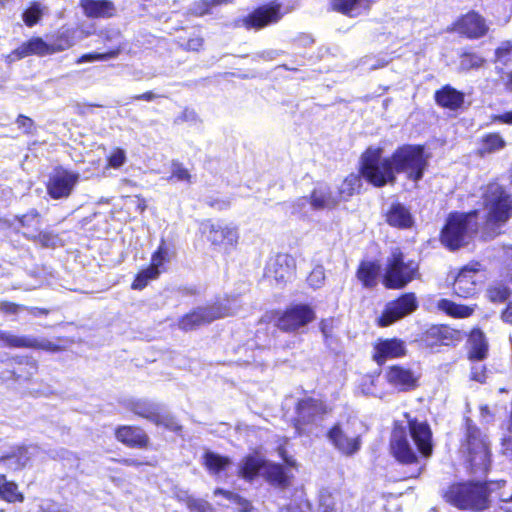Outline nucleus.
<instances>
[{
    "instance_id": "1",
    "label": "nucleus",
    "mask_w": 512,
    "mask_h": 512,
    "mask_svg": "<svg viewBox=\"0 0 512 512\" xmlns=\"http://www.w3.org/2000/svg\"><path fill=\"white\" fill-rule=\"evenodd\" d=\"M483 203L487 215L480 236L489 241L501 233V227L512 217V194L498 183H491L485 190Z\"/></svg>"
},
{
    "instance_id": "2",
    "label": "nucleus",
    "mask_w": 512,
    "mask_h": 512,
    "mask_svg": "<svg viewBox=\"0 0 512 512\" xmlns=\"http://www.w3.org/2000/svg\"><path fill=\"white\" fill-rule=\"evenodd\" d=\"M478 211L450 213L441 230V243L451 251L469 245L478 231Z\"/></svg>"
},
{
    "instance_id": "3",
    "label": "nucleus",
    "mask_w": 512,
    "mask_h": 512,
    "mask_svg": "<svg viewBox=\"0 0 512 512\" xmlns=\"http://www.w3.org/2000/svg\"><path fill=\"white\" fill-rule=\"evenodd\" d=\"M361 173L376 187H383L396 181L393 158L383 157V149L380 147H369L363 153Z\"/></svg>"
},
{
    "instance_id": "4",
    "label": "nucleus",
    "mask_w": 512,
    "mask_h": 512,
    "mask_svg": "<svg viewBox=\"0 0 512 512\" xmlns=\"http://www.w3.org/2000/svg\"><path fill=\"white\" fill-rule=\"evenodd\" d=\"M465 429L462 449L467 453L473 473L484 474L490 466V443L488 437L469 418L466 419Z\"/></svg>"
},
{
    "instance_id": "5",
    "label": "nucleus",
    "mask_w": 512,
    "mask_h": 512,
    "mask_svg": "<svg viewBox=\"0 0 512 512\" xmlns=\"http://www.w3.org/2000/svg\"><path fill=\"white\" fill-rule=\"evenodd\" d=\"M488 489L484 483L464 482L451 485L444 497L462 510H483L488 507Z\"/></svg>"
},
{
    "instance_id": "6",
    "label": "nucleus",
    "mask_w": 512,
    "mask_h": 512,
    "mask_svg": "<svg viewBox=\"0 0 512 512\" xmlns=\"http://www.w3.org/2000/svg\"><path fill=\"white\" fill-rule=\"evenodd\" d=\"M419 277V264L396 249L387 258L383 282L389 289H401Z\"/></svg>"
},
{
    "instance_id": "7",
    "label": "nucleus",
    "mask_w": 512,
    "mask_h": 512,
    "mask_svg": "<svg viewBox=\"0 0 512 512\" xmlns=\"http://www.w3.org/2000/svg\"><path fill=\"white\" fill-rule=\"evenodd\" d=\"M394 169L397 173H403L409 180L418 182L423 178L428 166V156L425 155L423 146L404 145L392 154Z\"/></svg>"
},
{
    "instance_id": "8",
    "label": "nucleus",
    "mask_w": 512,
    "mask_h": 512,
    "mask_svg": "<svg viewBox=\"0 0 512 512\" xmlns=\"http://www.w3.org/2000/svg\"><path fill=\"white\" fill-rule=\"evenodd\" d=\"M362 423L356 419L336 423L327 434L328 440L339 452L346 456L356 454L361 448Z\"/></svg>"
},
{
    "instance_id": "9",
    "label": "nucleus",
    "mask_w": 512,
    "mask_h": 512,
    "mask_svg": "<svg viewBox=\"0 0 512 512\" xmlns=\"http://www.w3.org/2000/svg\"><path fill=\"white\" fill-rule=\"evenodd\" d=\"M74 45V41L68 37V31L61 33L59 40L54 45L47 44L42 38H32L23 43L11 53V58L22 59L29 55L44 56L56 51H63Z\"/></svg>"
},
{
    "instance_id": "10",
    "label": "nucleus",
    "mask_w": 512,
    "mask_h": 512,
    "mask_svg": "<svg viewBox=\"0 0 512 512\" xmlns=\"http://www.w3.org/2000/svg\"><path fill=\"white\" fill-rule=\"evenodd\" d=\"M315 319L314 310L306 304H296L287 308L277 319V327L285 332H294Z\"/></svg>"
},
{
    "instance_id": "11",
    "label": "nucleus",
    "mask_w": 512,
    "mask_h": 512,
    "mask_svg": "<svg viewBox=\"0 0 512 512\" xmlns=\"http://www.w3.org/2000/svg\"><path fill=\"white\" fill-rule=\"evenodd\" d=\"M230 314H232L231 308L226 305L215 304L208 307H200L185 315L180 320L179 327L186 331L192 330L200 325L210 323Z\"/></svg>"
},
{
    "instance_id": "12",
    "label": "nucleus",
    "mask_w": 512,
    "mask_h": 512,
    "mask_svg": "<svg viewBox=\"0 0 512 512\" xmlns=\"http://www.w3.org/2000/svg\"><path fill=\"white\" fill-rule=\"evenodd\" d=\"M464 335L461 331L447 325H433L421 336V343L431 350L440 346H451L461 342Z\"/></svg>"
},
{
    "instance_id": "13",
    "label": "nucleus",
    "mask_w": 512,
    "mask_h": 512,
    "mask_svg": "<svg viewBox=\"0 0 512 512\" xmlns=\"http://www.w3.org/2000/svg\"><path fill=\"white\" fill-rule=\"evenodd\" d=\"M201 232L213 245L234 246L239 239V232L236 225L222 222L214 223L207 220L201 224Z\"/></svg>"
},
{
    "instance_id": "14",
    "label": "nucleus",
    "mask_w": 512,
    "mask_h": 512,
    "mask_svg": "<svg viewBox=\"0 0 512 512\" xmlns=\"http://www.w3.org/2000/svg\"><path fill=\"white\" fill-rule=\"evenodd\" d=\"M418 307V302L414 293L403 294L398 299L389 302L379 318V325L386 327L395 321L411 314Z\"/></svg>"
},
{
    "instance_id": "15",
    "label": "nucleus",
    "mask_w": 512,
    "mask_h": 512,
    "mask_svg": "<svg viewBox=\"0 0 512 512\" xmlns=\"http://www.w3.org/2000/svg\"><path fill=\"white\" fill-rule=\"evenodd\" d=\"M0 347L58 350V346L47 339L36 338L32 335H16L5 330H0Z\"/></svg>"
},
{
    "instance_id": "16",
    "label": "nucleus",
    "mask_w": 512,
    "mask_h": 512,
    "mask_svg": "<svg viewBox=\"0 0 512 512\" xmlns=\"http://www.w3.org/2000/svg\"><path fill=\"white\" fill-rule=\"evenodd\" d=\"M100 37L105 43L106 51L84 54L78 59V63L107 61L116 58L120 54L124 47V42L121 33L117 29H107L101 32Z\"/></svg>"
},
{
    "instance_id": "17",
    "label": "nucleus",
    "mask_w": 512,
    "mask_h": 512,
    "mask_svg": "<svg viewBox=\"0 0 512 512\" xmlns=\"http://www.w3.org/2000/svg\"><path fill=\"white\" fill-rule=\"evenodd\" d=\"M79 174L60 169L56 170L49 178L47 191L51 198L61 199L68 197L78 183Z\"/></svg>"
},
{
    "instance_id": "18",
    "label": "nucleus",
    "mask_w": 512,
    "mask_h": 512,
    "mask_svg": "<svg viewBox=\"0 0 512 512\" xmlns=\"http://www.w3.org/2000/svg\"><path fill=\"white\" fill-rule=\"evenodd\" d=\"M280 5H264L255 9L248 16L238 21L247 29H261L281 19Z\"/></svg>"
},
{
    "instance_id": "19",
    "label": "nucleus",
    "mask_w": 512,
    "mask_h": 512,
    "mask_svg": "<svg viewBox=\"0 0 512 512\" xmlns=\"http://www.w3.org/2000/svg\"><path fill=\"white\" fill-rule=\"evenodd\" d=\"M294 270V258L288 254H278L267 264L265 276L277 284H284L293 277Z\"/></svg>"
},
{
    "instance_id": "20",
    "label": "nucleus",
    "mask_w": 512,
    "mask_h": 512,
    "mask_svg": "<svg viewBox=\"0 0 512 512\" xmlns=\"http://www.w3.org/2000/svg\"><path fill=\"white\" fill-rule=\"evenodd\" d=\"M168 260V249L162 240L157 251L154 252L151 259V265L139 272L136 279L132 283V288L136 290L143 289L149 280L155 279L159 275V268Z\"/></svg>"
},
{
    "instance_id": "21",
    "label": "nucleus",
    "mask_w": 512,
    "mask_h": 512,
    "mask_svg": "<svg viewBox=\"0 0 512 512\" xmlns=\"http://www.w3.org/2000/svg\"><path fill=\"white\" fill-rule=\"evenodd\" d=\"M391 451L401 463L410 464L417 461V455L408 441L405 429L398 425L392 432Z\"/></svg>"
},
{
    "instance_id": "22",
    "label": "nucleus",
    "mask_w": 512,
    "mask_h": 512,
    "mask_svg": "<svg viewBox=\"0 0 512 512\" xmlns=\"http://www.w3.org/2000/svg\"><path fill=\"white\" fill-rule=\"evenodd\" d=\"M455 31L468 38L476 39L487 33L488 26L481 15L471 11L456 22Z\"/></svg>"
},
{
    "instance_id": "23",
    "label": "nucleus",
    "mask_w": 512,
    "mask_h": 512,
    "mask_svg": "<svg viewBox=\"0 0 512 512\" xmlns=\"http://www.w3.org/2000/svg\"><path fill=\"white\" fill-rule=\"evenodd\" d=\"M409 432L414 440L419 452L424 456L428 457L432 454V432L430 426L423 421L416 419L408 420Z\"/></svg>"
},
{
    "instance_id": "24",
    "label": "nucleus",
    "mask_w": 512,
    "mask_h": 512,
    "mask_svg": "<svg viewBox=\"0 0 512 512\" xmlns=\"http://www.w3.org/2000/svg\"><path fill=\"white\" fill-rule=\"evenodd\" d=\"M339 204V197L327 184H318L310 194V208L313 211H330Z\"/></svg>"
},
{
    "instance_id": "25",
    "label": "nucleus",
    "mask_w": 512,
    "mask_h": 512,
    "mask_svg": "<svg viewBox=\"0 0 512 512\" xmlns=\"http://www.w3.org/2000/svg\"><path fill=\"white\" fill-rule=\"evenodd\" d=\"M385 376L388 383L400 391L412 390L417 386L418 376L414 371L400 365L389 367Z\"/></svg>"
},
{
    "instance_id": "26",
    "label": "nucleus",
    "mask_w": 512,
    "mask_h": 512,
    "mask_svg": "<svg viewBox=\"0 0 512 512\" xmlns=\"http://www.w3.org/2000/svg\"><path fill=\"white\" fill-rule=\"evenodd\" d=\"M325 411V405L322 401L313 398L302 399L297 405L296 429L300 431V425L316 421Z\"/></svg>"
},
{
    "instance_id": "27",
    "label": "nucleus",
    "mask_w": 512,
    "mask_h": 512,
    "mask_svg": "<svg viewBox=\"0 0 512 512\" xmlns=\"http://www.w3.org/2000/svg\"><path fill=\"white\" fill-rule=\"evenodd\" d=\"M406 354V346L402 340L386 339L375 346L374 360L382 365L387 359L398 358Z\"/></svg>"
},
{
    "instance_id": "28",
    "label": "nucleus",
    "mask_w": 512,
    "mask_h": 512,
    "mask_svg": "<svg viewBox=\"0 0 512 512\" xmlns=\"http://www.w3.org/2000/svg\"><path fill=\"white\" fill-rule=\"evenodd\" d=\"M476 276L477 270L474 268L464 267L461 269L453 284L454 293L463 298L473 296L477 291Z\"/></svg>"
},
{
    "instance_id": "29",
    "label": "nucleus",
    "mask_w": 512,
    "mask_h": 512,
    "mask_svg": "<svg viewBox=\"0 0 512 512\" xmlns=\"http://www.w3.org/2000/svg\"><path fill=\"white\" fill-rule=\"evenodd\" d=\"M79 4L88 18H108L115 13V6L109 0H80Z\"/></svg>"
},
{
    "instance_id": "30",
    "label": "nucleus",
    "mask_w": 512,
    "mask_h": 512,
    "mask_svg": "<svg viewBox=\"0 0 512 512\" xmlns=\"http://www.w3.org/2000/svg\"><path fill=\"white\" fill-rule=\"evenodd\" d=\"M436 103L444 108L456 110L464 102V94L450 85H446L435 93Z\"/></svg>"
},
{
    "instance_id": "31",
    "label": "nucleus",
    "mask_w": 512,
    "mask_h": 512,
    "mask_svg": "<svg viewBox=\"0 0 512 512\" xmlns=\"http://www.w3.org/2000/svg\"><path fill=\"white\" fill-rule=\"evenodd\" d=\"M116 438L131 447H145L148 443V437L140 428L131 426H122L116 430Z\"/></svg>"
},
{
    "instance_id": "32",
    "label": "nucleus",
    "mask_w": 512,
    "mask_h": 512,
    "mask_svg": "<svg viewBox=\"0 0 512 512\" xmlns=\"http://www.w3.org/2000/svg\"><path fill=\"white\" fill-rule=\"evenodd\" d=\"M125 406L134 414L142 418H145L151 422H153V420L156 419V414L160 409L158 404L147 399H128L125 402Z\"/></svg>"
},
{
    "instance_id": "33",
    "label": "nucleus",
    "mask_w": 512,
    "mask_h": 512,
    "mask_svg": "<svg viewBox=\"0 0 512 512\" xmlns=\"http://www.w3.org/2000/svg\"><path fill=\"white\" fill-rule=\"evenodd\" d=\"M506 147L505 139L496 132L484 134L479 142L478 154L486 156L500 152Z\"/></svg>"
},
{
    "instance_id": "34",
    "label": "nucleus",
    "mask_w": 512,
    "mask_h": 512,
    "mask_svg": "<svg viewBox=\"0 0 512 512\" xmlns=\"http://www.w3.org/2000/svg\"><path fill=\"white\" fill-rule=\"evenodd\" d=\"M470 351L469 358L471 360L482 361L488 353V343L484 333L479 329L472 330L469 336Z\"/></svg>"
},
{
    "instance_id": "35",
    "label": "nucleus",
    "mask_w": 512,
    "mask_h": 512,
    "mask_svg": "<svg viewBox=\"0 0 512 512\" xmlns=\"http://www.w3.org/2000/svg\"><path fill=\"white\" fill-rule=\"evenodd\" d=\"M266 461L257 454H251L243 458L239 464V476L252 480L260 470L264 469Z\"/></svg>"
},
{
    "instance_id": "36",
    "label": "nucleus",
    "mask_w": 512,
    "mask_h": 512,
    "mask_svg": "<svg viewBox=\"0 0 512 512\" xmlns=\"http://www.w3.org/2000/svg\"><path fill=\"white\" fill-rule=\"evenodd\" d=\"M36 450L37 447H19L13 454L0 458V463L12 470L20 469L28 463Z\"/></svg>"
},
{
    "instance_id": "37",
    "label": "nucleus",
    "mask_w": 512,
    "mask_h": 512,
    "mask_svg": "<svg viewBox=\"0 0 512 512\" xmlns=\"http://www.w3.org/2000/svg\"><path fill=\"white\" fill-rule=\"evenodd\" d=\"M387 222L394 227L408 228L412 225L410 212L401 204H394L387 213Z\"/></svg>"
},
{
    "instance_id": "38",
    "label": "nucleus",
    "mask_w": 512,
    "mask_h": 512,
    "mask_svg": "<svg viewBox=\"0 0 512 512\" xmlns=\"http://www.w3.org/2000/svg\"><path fill=\"white\" fill-rule=\"evenodd\" d=\"M16 220L19 222L20 226L24 229L23 236L28 239L27 234H34L38 232L41 228V215L36 209H31L27 213L16 216Z\"/></svg>"
},
{
    "instance_id": "39",
    "label": "nucleus",
    "mask_w": 512,
    "mask_h": 512,
    "mask_svg": "<svg viewBox=\"0 0 512 512\" xmlns=\"http://www.w3.org/2000/svg\"><path fill=\"white\" fill-rule=\"evenodd\" d=\"M380 272V265L375 262H362L357 271V277L367 288L376 285V280Z\"/></svg>"
},
{
    "instance_id": "40",
    "label": "nucleus",
    "mask_w": 512,
    "mask_h": 512,
    "mask_svg": "<svg viewBox=\"0 0 512 512\" xmlns=\"http://www.w3.org/2000/svg\"><path fill=\"white\" fill-rule=\"evenodd\" d=\"M437 307L447 315L455 318L469 317L474 311L473 307L456 304L448 299H440L437 303Z\"/></svg>"
},
{
    "instance_id": "41",
    "label": "nucleus",
    "mask_w": 512,
    "mask_h": 512,
    "mask_svg": "<svg viewBox=\"0 0 512 512\" xmlns=\"http://www.w3.org/2000/svg\"><path fill=\"white\" fill-rule=\"evenodd\" d=\"M360 187L361 177L358 174L352 173L343 180V182L338 188V191L335 193L339 197L340 202L342 200L346 201L351 196H353Z\"/></svg>"
},
{
    "instance_id": "42",
    "label": "nucleus",
    "mask_w": 512,
    "mask_h": 512,
    "mask_svg": "<svg viewBox=\"0 0 512 512\" xmlns=\"http://www.w3.org/2000/svg\"><path fill=\"white\" fill-rule=\"evenodd\" d=\"M263 471L270 483L279 487H285L288 484V477L281 465L266 461Z\"/></svg>"
},
{
    "instance_id": "43",
    "label": "nucleus",
    "mask_w": 512,
    "mask_h": 512,
    "mask_svg": "<svg viewBox=\"0 0 512 512\" xmlns=\"http://www.w3.org/2000/svg\"><path fill=\"white\" fill-rule=\"evenodd\" d=\"M0 497L7 502H22L24 496L18 492L14 482L8 481L5 475H0Z\"/></svg>"
},
{
    "instance_id": "44",
    "label": "nucleus",
    "mask_w": 512,
    "mask_h": 512,
    "mask_svg": "<svg viewBox=\"0 0 512 512\" xmlns=\"http://www.w3.org/2000/svg\"><path fill=\"white\" fill-rule=\"evenodd\" d=\"M229 464L230 459L228 457L213 452H206L204 455V465L211 473L217 474Z\"/></svg>"
},
{
    "instance_id": "45",
    "label": "nucleus",
    "mask_w": 512,
    "mask_h": 512,
    "mask_svg": "<svg viewBox=\"0 0 512 512\" xmlns=\"http://www.w3.org/2000/svg\"><path fill=\"white\" fill-rule=\"evenodd\" d=\"M28 240L40 244L45 248H55L60 243V238L50 231H38L33 235L27 234Z\"/></svg>"
},
{
    "instance_id": "46",
    "label": "nucleus",
    "mask_w": 512,
    "mask_h": 512,
    "mask_svg": "<svg viewBox=\"0 0 512 512\" xmlns=\"http://www.w3.org/2000/svg\"><path fill=\"white\" fill-rule=\"evenodd\" d=\"M369 5V0H333L334 10L347 15H350L356 9H367Z\"/></svg>"
},
{
    "instance_id": "47",
    "label": "nucleus",
    "mask_w": 512,
    "mask_h": 512,
    "mask_svg": "<svg viewBox=\"0 0 512 512\" xmlns=\"http://www.w3.org/2000/svg\"><path fill=\"white\" fill-rule=\"evenodd\" d=\"M18 364H25L27 370L24 374H17L12 372V376L15 380L31 381L33 376L38 372V363L32 357H16L14 359Z\"/></svg>"
},
{
    "instance_id": "48",
    "label": "nucleus",
    "mask_w": 512,
    "mask_h": 512,
    "mask_svg": "<svg viewBox=\"0 0 512 512\" xmlns=\"http://www.w3.org/2000/svg\"><path fill=\"white\" fill-rule=\"evenodd\" d=\"M214 494L222 495L229 501L235 503L239 508V512H252L253 510V506L251 505V503L236 493L221 488H217L214 491Z\"/></svg>"
},
{
    "instance_id": "49",
    "label": "nucleus",
    "mask_w": 512,
    "mask_h": 512,
    "mask_svg": "<svg viewBox=\"0 0 512 512\" xmlns=\"http://www.w3.org/2000/svg\"><path fill=\"white\" fill-rule=\"evenodd\" d=\"M291 214L299 216L303 219L309 217L310 211H313L310 208V196L309 197H299L293 200L289 205Z\"/></svg>"
},
{
    "instance_id": "50",
    "label": "nucleus",
    "mask_w": 512,
    "mask_h": 512,
    "mask_svg": "<svg viewBox=\"0 0 512 512\" xmlns=\"http://www.w3.org/2000/svg\"><path fill=\"white\" fill-rule=\"evenodd\" d=\"M43 15V9L40 3L34 2L28 9L23 12V21L29 27L35 25Z\"/></svg>"
},
{
    "instance_id": "51",
    "label": "nucleus",
    "mask_w": 512,
    "mask_h": 512,
    "mask_svg": "<svg viewBox=\"0 0 512 512\" xmlns=\"http://www.w3.org/2000/svg\"><path fill=\"white\" fill-rule=\"evenodd\" d=\"M484 59L475 53H463L460 58V68L468 71L482 66Z\"/></svg>"
},
{
    "instance_id": "52",
    "label": "nucleus",
    "mask_w": 512,
    "mask_h": 512,
    "mask_svg": "<svg viewBox=\"0 0 512 512\" xmlns=\"http://www.w3.org/2000/svg\"><path fill=\"white\" fill-rule=\"evenodd\" d=\"M155 418L156 419H154L152 423L158 426H164L165 428L173 432L181 430V426L179 425L177 420L170 414L160 413V409L158 410Z\"/></svg>"
},
{
    "instance_id": "53",
    "label": "nucleus",
    "mask_w": 512,
    "mask_h": 512,
    "mask_svg": "<svg viewBox=\"0 0 512 512\" xmlns=\"http://www.w3.org/2000/svg\"><path fill=\"white\" fill-rule=\"evenodd\" d=\"M488 297L492 302H504L510 296V290L502 284H497L487 291Z\"/></svg>"
},
{
    "instance_id": "54",
    "label": "nucleus",
    "mask_w": 512,
    "mask_h": 512,
    "mask_svg": "<svg viewBox=\"0 0 512 512\" xmlns=\"http://www.w3.org/2000/svg\"><path fill=\"white\" fill-rule=\"evenodd\" d=\"M319 326L325 343L330 345L334 339L335 320L333 318L323 319Z\"/></svg>"
},
{
    "instance_id": "55",
    "label": "nucleus",
    "mask_w": 512,
    "mask_h": 512,
    "mask_svg": "<svg viewBox=\"0 0 512 512\" xmlns=\"http://www.w3.org/2000/svg\"><path fill=\"white\" fill-rule=\"evenodd\" d=\"M213 7L210 0H198L190 5L189 12L195 16L208 14Z\"/></svg>"
},
{
    "instance_id": "56",
    "label": "nucleus",
    "mask_w": 512,
    "mask_h": 512,
    "mask_svg": "<svg viewBox=\"0 0 512 512\" xmlns=\"http://www.w3.org/2000/svg\"><path fill=\"white\" fill-rule=\"evenodd\" d=\"M126 153L121 148H116L108 157V164L110 167L118 169L126 162Z\"/></svg>"
},
{
    "instance_id": "57",
    "label": "nucleus",
    "mask_w": 512,
    "mask_h": 512,
    "mask_svg": "<svg viewBox=\"0 0 512 512\" xmlns=\"http://www.w3.org/2000/svg\"><path fill=\"white\" fill-rule=\"evenodd\" d=\"M172 178H176L178 181L189 182L191 175L189 171L179 162H172Z\"/></svg>"
},
{
    "instance_id": "58",
    "label": "nucleus",
    "mask_w": 512,
    "mask_h": 512,
    "mask_svg": "<svg viewBox=\"0 0 512 512\" xmlns=\"http://www.w3.org/2000/svg\"><path fill=\"white\" fill-rule=\"evenodd\" d=\"M320 510L321 512H339L336 509L334 498L328 494H322L320 496Z\"/></svg>"
},
{
    "instance_id": "59",
    "label": "nucleus",
    "mask_w": 512,
    "mask_h": 512,
    "mask_svg": "<svg viewBox=\"0 0 512 512\" xmlns=\"http://www.w3.org/2000/svg\"><path fill=\"white\" fill-rule=\"evenodd\" d=\"M324 279L325 275L322 267H317L310 273L308 282L312 287L318 288L322 285Z\"/></svg>"
},
{
    "instance_id": "60",
    "label": "nucleus",
    "mask_w": 512,
    "mask_h": 512,
    "mask_svg": "<svg viewBox=\"0 0 512 512\" xmlns=\"http://www.w3.org/2000/svg\"><path fill=\"white\" fill-rule=\"evenodd\" d=\"M174 122L176 124L183 122L196 123L198 122V115L194 110L186 108L179 116L176 117Z\"/></svg>"
},
{
    "instance_id": "61",
    "label": "nucleus",
    "mask_w": 512,
    "mask_h": 512,
    "mask_svg": "<svg viewBox=\"0 0 512 512\" xmlns=\"http://www.w3.org/2000/svg\"><path fill=\"white\" fill-rule=\"evenodd\" d=\"M512 53V44L510 42L503 43L500 47H498L495 51L497 61L505 63L508 60V57Z\"/></svg>"
},
{
    "instance_id": "62",
    "label": "nucleus",
    "mask_w": 512,
    "mask_h": 512,
    "mask_svg": "<svg viewBox=\"0 0 512 512\" xmlns=\"http://www.w3.org/2000/svg\"><path fill=\"white\" fill-rule=\"evenodd\" d=\"M26 306L19 305L13 302L2 301L0 302V311L5 314H17L21 311H25Z\"/></svg>"
},
{
    "instance_id": "63",
    "label": "nucleus",
    "mask_w": 512,
    "mask_h": 512,
    "mask_svg": "<svg viewBox=\"0 0 512 512\" xmlns=\"http://www.w3.org/2000/svg\"><path fill=\"white\" fill-rule=\"evenodd\" d=\"M39 512H67L61 505L51 500H43Z\"/></svg>"
},
{
    "instance_id": "64",
    "label": "nucleus",
    "mask_w": 512,
    "mask_h": 512,
    "mask_svg": "<svg viewBox=\"0 0 512 512\" xmlns=\"http://www.w3.org/2000/svg\"><path fill=\"white\" fill-rule=\"evenodd\" d=\"M187 505L191 510H197L200 512H205L208 509V503L206 501L191 497L188 498Z\"/></svg>"
}]
</instances>
